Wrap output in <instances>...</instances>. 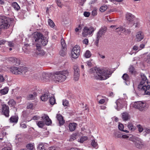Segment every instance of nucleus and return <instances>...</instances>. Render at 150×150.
<instances>
[{
  "instance_id": "f257e3e1",
  "label": "nucleus",
  "mask_w": 150,
  "mask_h": 150,
  "mask_svg": "<svg viewBox=\"0 0 150 150\" xmlns=\"http://www.w3.org/2000/svg\"><path fill=\"white\" fill-rule=\"evenodd\" d=\"M91 76L96 79L105 80L110 76V72L105 69L97 68H92L90 70Z\"/></svg>"
},
{
  "instance_id": "f03ea898",
  "label": "nucleus",
  "mask_w": 150,
  "mask_h": 150,
  "mask_svg": "<svg viewBox=\"0 0 150 150\" xmlns=\"http://www.w3.org/2000/svg\"><path fill=\"white\" fill-rule=\"evenodd\" d=\"M142 80L138 85V88L140 90L144 92V95L150 96V83L146 81L147 78L144 75L142 76Z\"/></svg>"
},
{
  "instance_id": "7ed1b4c3",
  "label": "nucleus",
  "mask_w": 150,
  "mask_h": 150,
  "mask_svg": "<svg viewBox=\"0 0 150 150\" xmlns=\"http://www.w3.org/2000/svg\"><path fill=\"white\" fill-rule=\"evenodd\" d=\"M68 73V72L67 70L56 72L52 76V80L56 83L64 81L66 79Z\"/></svg>"
},
{
  "instance_id": "20e7f679",
  "label": "nucleus",
  "mask_w": 150,
  "mask_h": 150,
  "mask_svg": "<svg viewBox=\"0 0 150 150\" xmlns=\"http://www.w3.org/2000/svg\"><path fill=\"white\" fill-rule=\"evenodd\" d=\"M11 20L5 16H0V34L1 30L8 29L10 26Z\"/></svg>"
},
{
  "instance_id": "39448f33",
  "label": "nucleus",
  "mask_w": 150,
  "mask_h": 150,
  "mask_svg": "<svg viewBox=\"0 0 150 150\" xmlns=\"http://www.w3.org/2000/svg\"><path fill=\"white\" fill-rule=\"evenodd\" d=\"M132 106L138 109L140 111H145L149 107L148 104L145 101H139L134 102L132 104Z\"/></svg>"
},
{
  "instance_id": "423d86ee",
  "label": "nucleus",
  "mask_w": 150,
  "mask_h": 150,
  "mask_svg": "<svg viewBox=\"0 0 150 150\" xmlns=\"http://www.w3.org/2000/svg\"><path fill=\"white\" fill-rule=\"evenodd\" d=\"M129 140L134 142L135 146L138 148L141 149L144 147L143 141L138 137L132 136L129 138Z\"/></svg>"
},
{
  "instance_id": "0eeeda50",
  "label": "nucleus",
  "mask_w": 150,
  "mask_h": 150,
  "mask_svg": "<svg viewBox=\"0 0 150 150\" xmlns=\"http://www.w3.org/2000/svg\"><path fill=\"white\" fill-rule=\"evenodd\" d=\"M10 71L14 74H21L25 73L27 71V69L23 67H17L13 66L10 68Z\"/></svg>"
},
{
  "instance_id": "6e6552de",
  "label": "nucleus",
  "mask_w": 150,
  "mask_h": 150,
  "mask_svg": "<svg viewBox=\"0 0 150 150\" xmlns=\"http://www.w3.org/2000/svg\"><path fill=\"white\" fill-rule=\"evenodd\" d=\"M107 30V28L105 26L101 27L99 30L96 35V43L98 44L99 40L103 37Z\"/></svg>"
},
{
  "instance_id": "1a4fd4ad",
  "label": "nucleus",
  "mask_w": 150,
  "mask_h": 150,
  "mask_svg": "<svg viewBox=\"0 0 150 150\" xmlns=\"http://www.w3.org/2000/svg\"><path fill=\"white\" fill-rule=\"evenodd\" d=\"M95 30L93 27L85 26L82 33V35L83 37H86L88 35H92Z\"/></svg>"
},
{
  "instance_id": "9d476101",
  "label": "nucleus",
  "mask_w": 150,
  "mask_h": 150,
  "mask_svg": "<svg viewBox=\"0 0 150 150\" xmlns=\"http://www.w3.org/2000/svg\"><path fill=\"white\" fill-rule=\"evenodd\" d=\"M80 47L79 46L76 45L72 49L71 53V57L74 59H76L79 56L81 52Z\"/></svg>"
},
{
  "instance_id": "9b49d317",
  "label": "nucleus",
  "mask_w": 150,
  "mask_h": 150,
  "mask_svg": "<svg viewBox=\"0 0 150 150\" xmlns=\"http://www.w3.org/2000/svg\"><path fill=\"white\" fill-rule=\"evenodd\" d=\"M1 109L0 113L2 115H4L6 117H8L9 116V108L8 106L5 104L1 105Z\"/></svg>"
},
{
  "instance_id": "f8f14e48",
  "label": "nucleus",
  "mask_w": 150,
  "mask_h": 150,
  "mask_svg": "<svg viewBox=\"0 0 150 150\" xmlns=\"http://www.w3.org/2000/svg\"><path fill=\"white\" fill-rule=\"evenodd\" d=\"M125 103V102L123 99H118L115 103L116 106H115V107L116 110H119L123 107Z\"/></svg>"
},
{
  "instance_id": "ddd939ff",
  "label": "nucleus",
  "mask_w": 150,
  "mask_h": 150,
  "mask_svg": "<svg viewBox=\"0 0 150 150\" xmlns=\"http://www.w3.org/2000/svg\"><path fill=\"white\" fill-rule=\"evenodd\" d=\"M74 79L75 81H77L79 77V69L78 67L74 66Z\"/></svg>"
},
{
  "instance_id": "4468645a",
  "label": "nucleus",
  "mask_w": 150,
  "mask_h": 150,
  "mask_svg": "<svg viewBox=\"0 0 150 150\" xmlns=\"http://www.w3.org/2000/svg\"><path fill=\"white\" fill-rule=\"evenodd\" d=\"M144 36L143 33L140 31L137 33L136 35V39L137 41H141L144 38Z\"/></svg>"
},
{
  "instance_id": "2eb2a0df",
  "label": "nucleus",
  "mask_w": 150,
  "mask_h": 150,
  "mask_svg": "<svg viewBox=\"0 0 150 150\" xmlns=\"http://www.w3.org/2000/svg\"><path fill=\"white\" fill-rule=\"evenodd\" d=\"M42 35L40 33H35V34L34 39L35 41L38 42H41L42 39L43 38Z\"/></svg>"
},
{
  "instance_id": "dca6fc26",
  "label": "nucleus",
  "mask_w": 150,
  "mask_h": 150,
  "mask_svg": "<svg viewBox=\"0 0 150 150\" xmlns=\"http://www.w3.org/2000/svg\"><path fill=\"white\" fill-rule=\"evenodd\" d=\"M122 118V120L124 121H127L130 119V116L129 113L125 112L121 114Z\"/></svg>"
},
{
  "instance_id": "f3484780",
  "label": "nucleus",
  "mask_w": 150,
  "mask_h": 150,
  "mask_svg": "<svg viewBox=\"0 0 150 150\" xmlns=\"http://www.w3.org/2000/svg\"><path fill=\"white\" fill-rule=\"evenodd\" d=\"M56 118L57 120L58 121L59 124L60 125H63L64 123V121L62 116L60 114H57V115Z\"/></svg>"
},
{
  "instance_id": "a211bd4d",
  "label": "nucleus",
  "mask_w": 150,
  "mask_h": 150,
  "mask_svg": "<svg viewBox=\"0 0 150 150\" xmlns=\"http://www.w3.org/2000/svg\"><path fill=\"white\" fill-rule=\"evenodd\" d=\"M122 78L125 81V82L127 85L130 84L129 78L128 75L127 74H124L122 76Z\"/></svg>"
},
{
  "instance_id": "6ab92c4d",
  "label": "nucleus",
  "mask_w": 150,
  "mask_h": 150,
  "mask_svg": "<svg viewBox=\"0 0 150 150\" xmlns=\"http://www.w3.org/2000/svg\"><path fill=\"white\" fill-rule=\"evenodd\" d=\"M126 18L127 21L131 22L133 21L134 16L131 13H127L126 14Z\"/></svg>"
},
{
  "instance_id": "aec40b11",
  "label": "nucleus",
  "mask_w": 150,
  "mask_h": 150,
  "mask_svg": "<svg viewBox=\"0 0 150 150\" xmlns=\"http://www.w3.org/2000/svg\"><path fill=\"white\" fill-rule=\"evenodd\" d=\"M42 118L43 119L44 118L45 120V123L47 125H49L52 123V121L49 118V117L47 115H45L44 116H42Z\"/></svg>"
},
{
  "instance_id": "412c9836",
  "label": "nucleus",
  "mask_w": 150,
  "mask_h": 150,
  "mask_svg": "<svg viewBox=\"0 0 150 150\" xmlns=\"http://www.w3.org/2000/svg\"><path fill=\"white\" fill-rule=\"evenodd\" d=\"M48 79V74L46 73H43L40 77V80L43 81H46Z\"/></svg>"
},
{
  "instance_id": "4be33fe9",
  "label": "nucleus",
  "mask_w": 150,
  "mask_h": 150,
  "mask_svg": "<svg viewBox=\"0 0 150 150\" xmlns=\"http://www.w3.org/2000/svg\"><path fill=\"white\" fill-rule=\"evenodd\" d=\"M77 125L74 123H70L69 125V127L70 131H74Z\"/></svg>"
},
{
  "instance_id": "5701e85b",
  "label": "nucleus",
  "mask_w": 150,
  "mask_h": 150,
  "mask_svg": "<svg viewBox=\"0 0 150 150\" xmlns=\"http://www.w3.org/2000/svg\"><path fill=\"white\" fill-rule=\"evenodd\" d=\"M79 137V134L78 133L76 132L72 134L71 136L70 140V141H72Z\"/></svg>"
},
{
  "instance_id": "b1692460",
  "label": "nucleus",
  "mask_w": 150,
  "mask_h": 150,
  "mask_svg": "<svg viewBox=\"0 0 150 150\" xmlns=\"http://www.w3.org/2000/svg\"><path fill=\"white\" fill-rule=\"evenodd\" d=\"M50 97V96L48 93H45L43 94L40 97L41 100L42 101H45L47 100L48 98Z\"/></svg>"
},
{
  "instance_id": "393cba45",
  "label": "nucleus",
  "mask_w": 150,
  "mask_h": 150,
  "mask_svg": "<svg viewBox=\"0 0 150 150\" xmlns=\"http://www.w3.org/2000/svg\"><path fill=\"white\" fill-rule=\"evenodd\" d=\"M8 104L10 107H14L16 104V102L13 99H11L8 102Z\"/></svg>"
},
{
  "instance_id": "a878e982",
  "label": "nucleus",
  "mask_w": 150,
  "mask_h": 150,
  "mask_svg": "<svg viewBox=\"0 0 150 150\" xmlns=\"http://www.w3.org/2000/svg\"><path fill=\"white\" fill-rule=\"evenodd\" d=\"M127 127L129 129L132 131H134L136 129V127L133 125L131 122H129L127 125Z\"/></svg>"
},
{
  "instance_id": "bb28decb",
  "label": "nucleus",
  "mask_w": 150,
  "mask_h": 150,
  "mask_svg": "<svg viewBox=\"0 0 150 150\" xmlns=\"http://www.w3.org/2000/svg\"><path fill=\"white\" fill-rule=\"evenodd\" d=\"M45 54V52L43 50H40L37 51L36 53L33 55L35 57H37L38 55H44Z\"/></svg>"
},
{
  "instance_id": "cd10ccee",
  "label": "nucleus",
  "mask_w": 150,
  "mask_h": 150,
  "mask_svg": "<svg viewBox=\"0 0 150 150\" xmlns=\"http://www.w3.org/2000/svg\"><path fill=\"white\" fill-rule=\"evenodd\" d=\"M18 120V117L16 116H12L9 119L11 122L17 123Z\"/></svg>"
},
{
  "instance_id": "c85d7f7f",
  "label": "nucleus",
  "mask_w": 150,
  "mask_h": 150,
  "mask_svg": "<svg viewBox=\"0 0 150 150\" xmlns=\"http://www.w3.org/2000/svg\"><path fill=\"white\" fill-rule=\"evenodd\" d=\"M8 90L9 89L8 87H5L4 88L0 91V93L2 95L6 94L8 93Z\"/></svg>"
},
{
  "instance_id": "c756f323",
  "label": "nucleus",
  "mask_w": 150,
  "mask_h": 150,
  "mask_svg": "<svg viewBox=\"0 0 150 150\" xmlns=\"http://www.w3.org/2000/svg\"><path fill=\"white\" fill-rule=\"evenodd\" d=\"M9 60L13 63L15 65L19 64V61L16 58L14 57H11L9 59Z\"/></svg>"
},
{
  "instance_id": "7c9ffc66",
  "label": "nucleus",
  "mask_w": 150,
  "mask_h": 150,
  "mask_svg": "<svg viewBox=\"0 0 150 150\" xmlns=\"http://www.w3.org/2000/svg\"><path fill=\"white\" fill-rule=\"evenodd\" d=\"M129 72L132 74H135L136 72L134 67L132 65H130L129 68Z\"/></svg>"
},
{
  "instance_id": "2f4dec72",
  "label": "nucleus",
  "mask_w": 150,
  "mask_h": 150,
  "mask_svg": "<svg viewBox=\"0 0 150 150\" xmlns=\"http://www.w3.org/2000/svg\"><path fill=\"white\" fill-rule=\"evenodd\" d=\"M38 150H47V149L44 146V144L43 143L39 144L37 148Z\"/></svg>"
},
{
  "instance_id": "473e14b6",
  "label": "nucleus",
  "mask_w": 150,
  "mask_h": 150,
  "mask_svg": "<svg viewBox=\"0 0 150 150\" xmlns=\"http://www.w3.org/2000/svg\"><path fill=\"white\" fill-rule=\"evenodd\" d=\"M36 124L40 128H42L45 125V123L43 121H37Z\"/></svg>"
},
{
  "instance_id": "72a5a7b5",
  "label": "nucleus",
  "mask_w": 150,
  "mask_h": 150,
  "mask_svg": "<svg viewBox=\"0 0 150 150\" xmlns=\"http://www.w3.org/2000/svg\"><path fill=\"white\" fill-rule=\"evenodd\" d=\"M41 41V42H39L38 43L43 46L46 45L48 42L47 40L44 39L43 38L42 39V40Z\"/></svg>"
},
{
  "instance_id": "f704fd0d",
  "label": "nucleus",
  "mask_w": 150,
  "mask_h": 150,
  "mask_svg": "<svg viewBox=\"0 0 150 150\" xmlns=\"http://www.w3.org/2000/svg\"><path fill=\"white\" fill-rule=\"evenodd\" d=\"M61 41L62 47L64 50H65L66 49V45L64 40L63 39H62Z\"/></svg>"
},
{
  "instance_id": "c9c22d12",
  "label": "nucleus",
  "mask_w": 150,
  "mask_h": 150,
  "mask_svg": "<svg viewBox=\"0 0 150 150\" xmlns=\"http://www.w3.org/2000/svg\"><path fill=\"white\" fill-rule=\"evenodd\" d=\"M88 139V137L86 136H83L80 139H78V142L81 143H83L84 141Z\"/></svg>"
},
{
  "instance_id": "e433bc0d",
  "label": "nucleus",
  "mask_w": 150,
  "mask_h": 150,
  "mask_svg": "<svg viewBox=\"0 0 150 150\" xmlns=\"http://www.w3.org/2000/svg\"><path fill=\"white\" fill-rule=\"evenodd\" d=\"M12 6L15 9L18 10L20 8V7L16 2H13L12 4Z\"/></svg>"
},
{
  "instance_id": "4c0bfd02",
  "label": "nucleus",
  "mask_w": 150,
  "mask_h": 150,
  "mask_svg": "<svg viewBox=\"0 0 150 150\" xmlns=\"http://www.w3.org/2000/svg\"><path fill=\"white\" fill-rule=\"evenodd\" d=\"M50 103L51 105H53L55 103V99L54 97H51L49 100Z\"/></svg>"
},
{
  "instance_id": "58836bf2",
  "label": "nucleus",
  "mask_w": 150,
  "mask_h": 150,
  "mask_svg": "<svg viewBox=\"0 0 150 150\" xmlns=\"http://www.w3.org/2000/svg\"><path fill=\"white\" fill-rule=\"evenodd\" d=\"M91 53L89 51L87 50L84 54L85 57L87 58L90 57L91 56Z\"/></svg>"
},
{
  "instance_id": "ea45409f",
  "label": "nucleus",
  "mask_w": 150,
  "mask_h": 150,
  "mask_svg": "<svg viewBox=\"0 0 150 150\" xmlns=\"http://www.w3.org/2000/svg\"><path fill=\"white\" fill-rule=\"evenodd\" d=\"M124 28L122 26H120L118 28H117L116 29L117 32L118 33L122 32L123 33Z\"/></svg>"
},
{
  "instance_id": "a19ab883",
  "label": "nucleus",
  "mask_w": 150,
  "mask_h": 150,
  "mask_svg": "<svg viewBox=\"0 0 150 150\" xmlns=\"http://www.w3.org/2000/svg\"><path fill=\"white\" fill-rule=\"evenodd\" d=\"M48 23L49 25L52 28L54 27L55 25V24L53 21L50 19L48 20Z\"/></svg>"
},
{
  "instance_id": "79ce46f5",
  "label": "nucleus",
  "mask_w": 150,
  "mask_h": 150,
  "mask_svg": "<svg viewBox=\"0 0 150 150\" xmlns=\"http://www.w3.org/2000/svg\"><path fill=\"white\" fill-rule=\"evenodd\" d=\"M36 96L35 94H30L28 96V100H33L35 98Z\"/></svg>"
},
{
  "instance_id": "37998d69",
  "label": "nucleus",
  "mask_w": 150,
  "mask_h": 150,
  "mask_svg": "<svg viewBox=\"0 0 150 150\" xmlns=\"http://www.w3.org/2000/svg\"><path fill=\"white\" fill-rule=\"evenodd\" d=\"M27 148L29 150H33L34 148V145L33 144H29L26 146Z\"/></svg>"
},
{
  "instance_id": "c03bdc74",
  "label": "nucleus",
  "mask_w": 150,
  "mask_h": 150,
  "mask_svg": "<svg viewBox=\"0 0 150 150\" xmlns=\"http://www.w3.org/2000/svg\"><path fill=\"white\" fill-rule=\"evenodd\" d=\"M107 9V6H101L100 8V10L101 12H103L105 11Z\"/></svg>"
},
{
  "instance_id": "a18cd8bd",
  "label": "nucleus",
  "mask_w": 150,
  "mask_h": 150,
  "mask_svg": "<svg viewBox=\"0 0 150 150\" xmlns=\"http://www.w3.org/2000/svg\"><path fill=\"white\" fill-rule=\"evenodd\" d=\"M91 144L92 146L94 147H96L97 145V142H96L95 140H92Z\"/></svg>"
},
{
  "instance_id": "49530a36",
  "label": "nucleus",
  "mask_w": 150,
  "mask_h": 150,
  "mask_svg": "<svg viewBox=\"0 0 150 150\" xmlns=\"http://www.w3.org/2000/svg\"><path fill=\"white\" fill-rule=\"evenodd\" d=\"M137 127L139 131L140 132H142L143 131V129L142 127L140 125H137Z\"/></svg>"
},
{
  "instance_id": "de8ad7c7",
  "label": "nucleus",
  "mask_w": 150,
  "mask_h": 150,
  "mask_svg": "<svg viewBox=\"0 0 150 150\" xmlns=\"http://www.w3.org/2000/svg\"><path fill=\"white\" fill-rule=\"evenodd\" d=\"M63 105L64 106H67L69 105L68 101L66 100H63Z\"/></svg>"
},
{
  "instance_id": "09e8293b",
  "label": "nucleus",
  "mask_w": 150,
  "mask_h": 150,
  "mask_svg": "<svg viewBox=\"0 0 150 150\" xmlns=\"http://www.w3.org/2000/svg\"><path fill=\"white\" fill-rule=\"evenodd\" d=\"M131 31L129 29H126L124 28V30L123 33L125 34L126 35L130 33Z\"/></svg>"
},
{
  "instance_id": "8fccbe9b",
  "label": "nucleus",
  "mask_w": 150,
  "mask_h": 150,
  "mask_svg": "<svg viewBox=\"0 0 150 150\" xmlns=\"http://www.w3.org/2000/svg\"><path fill=\"white\" fill-rule=\"evenodd\" d=\"M66 50H61L59 52V54L60 55L62 56H64L66 54Z\"/></svg>"
},
{
  "instance_id": "3c124183",
  "label": "nucleus",
  "mask_w": 150,
  "mask_h": 150,
  "mask_svg": "<svg viewBox=\"0 0 150 150\" xmlns=\"http://www.w3.org/2000/svg\"><path fill=\"white\" fill-rule=\"evenodd\" d=\"M118 127L119 129L120 130L122 131L123 130V129L124 128V126L121 123H120L118 126Z\"/></svg>"
},
{
  "instance_id": "603ef678",
  "label": "nucleus",
  "mask_w": 150,
  "mask_h": 150,
  "mask_svg": "<svg viewBox=\"0 0 150 150\" xmlns=\"http://www.w3.org/2000/svg\"><path fill=\"white\" fill-rule=\"evenodd\" d=\"M56 2L57 3V6L60 7H62V5L61 3V1L59 0H57L56 1Z\"/></svg>"
},
{
  "instance_id": "864d4df0",
  "label": "nucleus",
  "mask_w": 150,
  "mask_h": 150,
  "mask_svg": "<svg viewBox=\"0 0 150 150\" xmlns=\"http://www.w3.org/2000/svg\"><path fill=\"white\" fill-rule=\"evenodd\" d=\"M92 61V60H90L87 61L86 62V64H87L88 66L89 67H91L92 66V62H91Z\"/></svg>"
},
{
  "instance_id": "5fc2aeb1",
  "label": "nucleus",
  "mask_w": 150,
  "mask_h": 150,
  "mask_svg": "<svg viewBox=\"0 0 150 150\" xmlns=\"http://www.w3.org/2000/svg\"><path fill=\"white\" fill-rule=\"evenodd\" d=\"M8 45L10 47H13L14 46V44L12 42H8Z\"/></svg>"
},
{
  "instance_id": "6e6d98bb",
  "label": "nucleus",
  "mask_w": 150,
  "mask_h": 150,
  "mask_svg": "<svg viewBox=\"0 0 150 150\" xmlns=\"http://www.w3.org/2000/svg\"><path fill=\"white\" fill-rule=\"evenodd\" d=\"M97 12L96 9L93 10L92 12V15L93 16H95L97 14Z\"/></svg>"
},
{
  "instance_id": "4d7b16f0",
  "label": "nucleus",
  "mask_w": 150,
  "mask_h": 150,
  "mask_svg": "<svg viewBox=\"0 0 150 150\" xmlns=\"http://www.w3.org/2000/svg\"><path fill=\"white\" fill-rule=\"evenodd\" d=\"M41 45L40 43H38V42L36 45V47H37V49L38 50H38H40Z\"/></svg>"
},
{
  "instance_id": "13d9d810",
  "label": "nucleus",
  "mask_w": 150,
  "mask_h": 150,
  "mask_svg": "<svg viewBox=\"0 0 150 150\" xmlns=\"http://www.w3.org/2000/svg\"><path fill=\"white\" fill-rule=\"evenodd\" d=\"M145 132L147 134L150 133V128H144Z\"/></svg>"
},
{
  "instance_id": "bf43d9fd",
  "label": "nucleus",
  "mask_w": 150,
  "mask_h": 150,
  "mask_svg": "<svg viewBox=\"0 0 150 150\" xmlns=\"http://www.w3.org/2000/svg\"><path fill=\"white\" fill-rule=\"evenodd\" d=\"M90 15V13H89L88 12H84V13H83L84 16L86 17H88V16H89Z\"/></svg>"
},
{
  "instance_id": "052dcab7",
  "label": "nucleus",
  "mask_w": 150,
  "mask_h": 150,
  "mask_svg": "<svg viewBox=\"0 0 150 150\" xmlns=\"http://www.w3.org/2000/svg\"><path fill=\"white\" fill-rule=\"evenodd\" d=\"M83 44L87 45L88 43V39H85L83 40Z\"/></svg>"
},
{
  "instance_id": "680f3d73",
  "label": "nucleus",
  "mask_w": 150,
  "mask_h": 150,
  "mask_svg": "<svg viewBox=\"0 0 150 150\" xmlns=\"http://www.w3.org/2000/svg\"><path fill=\"white\" fill-rule=\"evenodd\" d=\"M33 107V104L32 103H30L28 104L27 106L28 109H32Z\"/></svg>"
},
{
  "instance_id": "e2e57ef3",
  "label": "nucleus",
  "mask_w": 150,
  "mask_h": 150,
  "mask_svg": "<svg viewBox=\"0 0 150 150\" xmlns=\"http://www.w3.org/2000/svg\"><path fill=\"white\" fill-rule=\"evenodd\" d=\"M86 1V0H81V1L79 2V4L81 6H83Z\"/></svg>"
},
{
  "instance_id": "0e129e2a",
  "label": "nucleus",
  "mask_w": 150,
  "mask_h": 150,
  "mask_svg": "<svg viewBox=\"0 0 150 150\" xmlns=\"http://www.w3.org/2000/svg\"><path fill=\"white\" fill-rule=\"evenodd\" d=\"M105 102V100L104 99H102L99 100V103L100 104H102Z\"/></svg>"
},
{
  "instance_id": "69168bd1",
  "label": "nucleus",
  "mask_w": 150,
  "mask_h": 150,
  "mask_svg": "<svg viewBox=\"0 0 150 150\" xmlns=\"http://www.w3.org/2000/svg\"><path fill=\"white\" fill-rule=\"evenodd\" d=\"M40 118V117L36 115L34 116L33 117V119L34 120H38Z\"/></svg>"
},
{
  "instance_id": "338daca9",
  "label": "nucleus",
  "mask_w": 150,
  "mask_h": 150,
  "mask_svg": "<svg viewBox=\"0 0 150 150\" xmlns=\"http://www.w3.org/2000/svg\"><path fill=\"white\" fill-rule=\"evenodd\" d=\"M49 150H58V149L56 147L51 146L49 148Z\"/></svg>"
},
{
  "instance_id": "774afa93",
  "label": "nucleus",
  "mask_w": 150,
  "mask_h": 150,
  "mask_svg": "<svg viewBox=\"0 0 150 150\" xmlns=\"http://www.w3.org/2000/svg\"><path fill=\"white\" fill-rule=\"evenodd\" d=\"M1 150H11V149L10 147L8 146L4 148Z\"/></svg>"
}]
</instances>
